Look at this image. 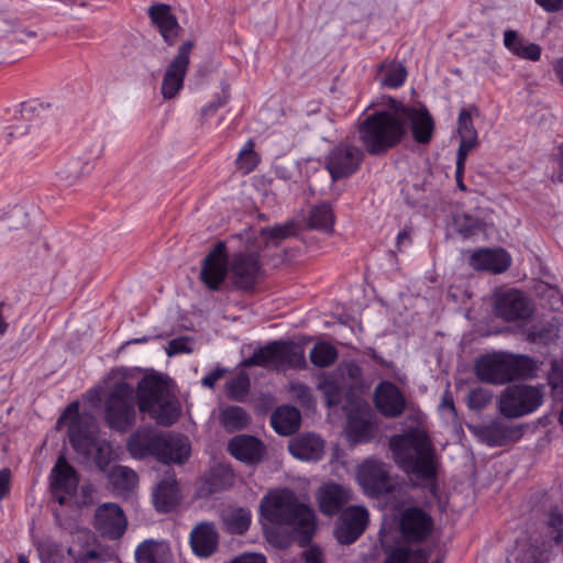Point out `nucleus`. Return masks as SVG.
Here are the masks:
<instances>
[{
    "label": "nucleus",
    "instance_id": "10",
    "mask_svg": "<svg viewBox=\"0 0 563 563\" xmlns=\"http://www.w3.org/2000/svg\"><path fill=\"white\" fill-rule=\"evenodd\" d=\"M356 481L367 496L377 497L393 488V482L386 464L367 459L356 470Z\"/></svg>",
    "mask_w": 563,
    "mask_h": 563
},
{
    "label": "nucleus",
    "instance_id": "4",
    "mask_svg": "<svg viewBox=\"0 0 563 563\" xmlns=\"http://www.w3.org/2000/svg\"><path fill=\"white\" fill-rule=\"evenodd\" d=\"M396 463L408 474L421 479L435 474L432 448L427 433L420 429L394 435L389 441Z\"/></svg>",
    "mask_w": 563,
    "mask_h": 563
},
{
    "label": "nucleus",
    "instance_id": "31",
    "mask_svg": "<svg viewBox=\"0 0 563 563\" xmlns=\"http://www.w3.org/2000/svg\"><path fill=\"white\" fill-rule=\"evenodd\" d=\"M429 554L420 545L399 543L386 552L385 563H428Z\"/></svg>",
    "mask_w": 563,
    "mask_h": 563
},
{
    "label": "nucleus",
    "instance_id": "61",
    "mask_svg": "<svg viewBox=\"0 0 563 563\" xmlns=\"http://www.w3.org/2000/svg\"><path fill=\"white\" fill-rule=\"evenodd\" d=\"M548 12H556L563 9V0H536Z\"/></svg>",
    "mask_w": 563,
    "mask_h": 563
},
{
    "label": "nucleus",
    "instance_id": "52",
    "mask_svg": "<svg viewBox=\"0 0 563 563\" xmlns=\"http://www.w3.org/2000/svg\"><path fill=\"white\" fill-rule=\"evenodd\" d=\"M165 351L168 356L183 353L189 354L194 351V342L189 338H177L168 343V345L165 347Z\"/></svg>",
    "mask_w": 563,
    "mask_h": 563
},
{
    "label": "nucleus",
    "instance_id": "6",
    "mask_svg": "<svg viewBox=\"0 0 563 563\" xmlns=\"http://www.w3.org/2000/svg\"><path fill=\"white\" fill-rule=\"evenodd\" d=\"M78 411V404L71 402L67 406L57 424L62 427L68 423V435L73 448L85 456L96 454L98 465H102L107 462L110 444L97 439L93 417L79 415Z\"/></svg>",
    "mask_w": 563,
    "mask_h": 563
},
{
    "label": "nucleus",
    "instance_id": "16",
    "mask_svg": "<svg viewBox=\"0 0 563 563\" xmlns=\"http://www.w3.org/2000/svg\"><path fill=\"white\" fill-rule=\"evenodd\" d=\"M260 276V265L254 254L236 252L230 256V280L239 289L252 288Z\"/></svg>",
    "mask_w": 563,
    "mask_h": 563
},
{
    "label": "nucleus",
    "instance_id": "11",
    "mask_svg": "<svg viewBox=\"0 0 563 563\" xmlns=\"http://www.w3.org/2000/svg\"><path fill=\"white\" fill-rule=\"evenodd\" d=\"M192 46L190 41L183 43L177 55L166 67L161 86V93L165 100L175 98L181 90Z\"/></svg>",
    "mask_w": 563,
    "mask_h": 563
},
{
    "label": "nucleus",
    "instance_id": "43",
    "mask_svg": "<svg viewBox=\"0 0 563 563\" xmlns=\"http://www.w3.org/2000/svg\"><path fill=\"white\" fill-rule=\"evenodd\" d=\"M318 388L325 396L329 406H334L340 401L341 385L335 375H322Z\"/></svg>",
    "mask_w": 563,
    "mask_h": 563
},
{
    "label": "nucleus",
    "instance_id": "37",
    "mask_svg": "<svg viewBox=\"0 0 563 563\" xmlns=\"http://www.w3.org/2000/svg\"><path fill=\"white\" fill-rule=\"evenodd\" d=\"M252 520V514L246 508H230L222 514L225 529L231 533H244Z\"/></svg>",
    "mask_w": 563,
    "mask_h": 563
},
{
    "label": "nucleus",
    "instance_id": "36",
    "mask_svg": "<svg viewBox=\"0 0 563 563\" xmlns=\"http://www.w3.org/2000/svg\"><path fill=\"white\" fill-rule=\"evenodd\" d=\"M334 220L332 207L327 202L313 206L308 214V225L323 232H331L333 230Z\"/></svg>",
    "mask_w": 563,
    "mask_h": 563
},
{
    "label": "nucleus",
    "instance_id": "62",
    "mask_svg": "<svg viewBox=\"0 0 563 563\" xmlns=\"http://www.w3.org/2000/svg\"><path fill=\"white\" fill-rule=\"evenodd\" d=\"M306 563H322V552L318 548H310L305 552Z\"/></svg>",
    "mask_w": 563,
    "mask_h": 563
},
{
    "label": "nucleus",
    "instance_id": "57",
    "mask_svg": "<svg viewBox=\"0 0 563 563\" xmlns=\"http://www.w3.org/2000/svg\"><path fill=\"white\" fill-rule=\"evenodd\" d=\"M67 552L68 555L65 556L58 551H48L42 554V561L43 563H73L71 550L68 549Z\"/></svg>",
    "mask_w": 563,
    "mask_h": 563
},
{
    "label": "nucleus",
    "instance_id": "40",
    "mask_svg": "<svg viewBox=\"0 0 563 563\" xmlns=\"http://www.w3.org/2000/svg\"><path fill=\"white\" fill-rule=\"evenodd\" d=\"M407 78V70L400 63L386 62L379 69V81L387 88L400 87Z\"/></svg>",
    "mask_w": 563,
    "mask_h": 563
},
{
    "label": "nucleus",
    "instance_id": "48",
    "mask_svg": "<svg viewBox=\"0 0 563 563\" xmlns=\"http://www.w3.org/2000/svg\"><path fill=\"white\" fill-rule=\"evenodd\" d=\"M476 144L477 137H460L455 170V176L457 178H460L463 175L467 155L476 146Z\"/></svg>",
    "mask_w": 563,
    "mask_h": 563
},
{
    "label": "nucleus",
    "instance_id": "20",
    "mask_svg": "<svg viewBox=\"0 0 563 563\" xmlns=\"http://www.w3.org/2000/svg\"><path fill=\"white\" fill-rule=\"evenodd\" d=\"M433 527L431 517L419 508L406 509L400 519V530L408 541L419 542L426 539Z\"/></svg>",
    "mask_w": 563,
    "mask_h": 563
},
{
    "label": "nucleus",
    "instance_id": "64",
    "mask_svg": "<svg viewBox=\"0 0 563 563\" xmlns=\"http://www.w3.org/2000/svg\"><path fill=\"white\" fill-rule=\"evenodd\" d=\"M558 165H559V172L555 176V179L563 183V144L559 147Z\"/></svg>",
    "mask_w": 563,
    "mask_h": 563
},
{
    "label": "nucleus",
    "instance_id": "50",
    "mask_svg": "<svg viewBox=\"0 0 563 563\" xmlns=\"http://www.w3.org/2000/svg\"><path fill=\"white\" fill-rule=\"evenodd\" d=\"M38 128L34 124L26 125L24 123L14 124L5 128L3 135L7 141V143L12 142L13 140L18 139L19 136L24 135L26 132L31 133L33 135V139H36V141L43 139L41 134L37 133Z\"/></svg>",
    "mask_w": 563,
    "mask_h": 563
},
{
    "label": "nucleus",
    "instance_id": "25",
    "mask_svg": "<svg viewBox=\"0 0 563 563\" xmlns=\"http://www.w3.org/2000/svg\"><path fill=\"white\" fill-rule=\"evenodd\" d=\"M180 494L173 473H166L153 492V504L157 511L168 512L179 503Z\"/></svg>",
    "mask_w": 563,
    "mask_h": 563
},
{
    "label": "nucleus",
    "instance_id": "60",
    "mask_svg": "<svg viewBox=\"0 0 563 563\" xmlns=\"http://www.w3.org/2000/svg\"><path fill=\"white\" fill-rule=\"evenodd\" d=\"M224 369L223 368H216L208 375H206L201 383L203 386L213 388L214 384L223 376Z\"/></svg>",
    "mask_w": 563,
    "mask_h": 563
},
{
    "label": "nucleus",
    "instance_id": "38",
    "mask_svg": "<svg viewBox=\"0 0 563 563\" xmlns=\"http://www.w3.org/2000/svg\"><path fill=\"white\" fill-rule=\"evenodd\" d=\"M108 478L113 488L123 494L132 490L137 484V475L130 467L117 465L108 474Z\"/></svg>",
    "mask_w": 563,
    "mask_h": 563
},
{
    "label": "nucleus",
    "instance_id": "49",
    "mask_svg": "<svg viewBox=\"0 0 563 563\" xmlns=\"http://www.w3.org/2000/svg\"><path fill=\"white\" fill-rule=\"evenodd\" d=\"M454 224L457 232L464 238H468L482 231V223L467 214H457L454 218Z\"/></svg>",
    "mask_w": 563,
    "mask_h": 563
},
{
    "label": "nucleus",
    "instance_id": "59",
    "mask_svg": "<svg viewBox=\"0 0 563 563\" xmlns=\"http://www.w3.org/2000/svg\"><path fill=\"white\" fill-rule=\"evenodd\" d=\"M11 472L9 468L0 470V500L10 492Z\"/></svg>",
    "mask_w": 563,
    "mask_h": 563
},
{
    "label": "nucleus",
    "instance_id": "23",
    "mask_svg": "<svg viewBox=\"0 0 563 563\" xmlns=\"http://www.w3.org/2000/svg\"><path fill=\"white\" fill-rule=\"evenodd\" d=\"M219 544V533L211 522H200L190 532L192 552L199 558L212 555Z\"/></svg>",
    "mask_w": 563,
    "mask_h": 563
},
{
    "label": "nucleus",
    "instance_id": "27",
    "mask_svg": "<svg viewBox=\"0 0 563 563\" xmlns=\"http://www.w3.org/2000/svg\"><path fill=\"white\" fill-rule=\"evenodd\" d=\"M228 448L235 459L247 464L257 463L263 455V444L256 438L250 435L233 438Z\"/></svg>",
    "mask_w": 563,
    "mask_h": 563
},
{
    "label": "nucleus",
    "instance_id": "5",
    "mask_svg": "<svg viewBox=\"0 0 563 563\" xmlns=\"http://www.w3.org/2000/svg\"><path fill=\"white\" fill-rule=\"evenodd\" d=\"M133 457L154 455L163 463H183L189 457L190 444L179 435L162 437L151 428H141L128 441Z\"/></svg>",
    "mask_w": 563,
    "mask_h": 563
},
{
    "label": "nucleus",
    "instance_id": "15",
    "mask_svg": "<svg viewBox=\"0 0 563 563\" xmlns=\"http://www.w3.org/2000/svg\"><path fill=\"white\" fill-rule=\"evenodd\" d=\"M79 481L77 473L66 460L58 457L55 466L51 471V489L53 497L63 505L73 498L77 492Z\"/></svg>",
    "mask_w": 563,
    "mask_h": 563
},
{
    "label": "nucleus",
    "instance_id": "19",
    "mask_svg": "<svg viewBox=\"0 0 563 563\" xmlns=\"http://www.w3.org/2000/svg\"><path fill=\"white\" fill-rule=\"evenodd\" d=\"M495 311L506 321H516L529 317L531 307L520 291L507 290L495 295Z\"/></svg>",
    "mask_w": 563,
    "mask_h": 563
},
{
    "label": "nucleus",
    "instance_id": "41",
    "mask_svg": "<svg viewBox=\"0 0 563 563\" xmlns=\"http://www.w3.org/2000/svg\"><path fill=\"white\" fill-rule=\"evenodd\" d=\"M336 357V349L328 342L316 343L309 354L311 363L317 367H328L335 362Z\"/></svg>",
    "mask_w": 563,
    "mask_h": 563
},
{
    "label": "nucleus",
    "instance_id": "56",
    "mask_svg": "<svg viewBox=\"0 0 563 563\" xmlns=\"http://www.w3.org/2000/svg\"><path fill=\"white\" fill-rule=\"evenodd\" d=\"M290 394L291 397L297 399L305 406H310L312 404V396L310 393V388L302 383H294L290 385Z\"/></svg>",
    "mask_w": 563,
    "mask_h": 563
},
{
    "label": "nucleus",
    "instance_id": "47",
    "mask_svg": "<svg viewBox=\"0 0 563 563\" xmlns=\"http://www.w3.org/2000/svg\"><path fill=\"white\" fill-rule=\"evenodd\" d=\"M249 387L247 374L240 373L227 383V394L232 399L242 400L246 396Z\"/></svg>",
    "mask_w": 563,
    "mask_h": 563
},
{
    "label": "nucleus",
    "instance_id": "18",
    "mask_svg": "<svg viewBox=\"0 0 563 563\" xmlns=\"http://www.w3.org/2000/svg\"><path fill=\"white\" fill-rule=\"evenodd\" d=\"M95 525L102 536L118 539L124 533L128 521L121 507L106 503L97 508Z\"/></svg>",
    "mask_w": 563,
    "mask_h": 563
},
{
    "label": "nucleus",
    "instance_id": "24",
    "mask_svg": "<svg viewBox=\"0 0 563 563\" xmlns=\"http://www.w3.org/2000/svg\"><path fill=\"white\" fill-rule=\"evenodd\" d=\"M290 454L300 461H318L324 453L323 440L313 433H306L289 441Z\"/></svg>",
    "mask_w": 563,
    "mask_h": 563
},
{
    "label": "nucleus",
    "instance_id": "35",
    "mask_svg": "<svg viewBox=\"0 0 563 563\" xmlns=\"http://www.w3.org/2000/svg\"><path fill=\"white\" fill-rule=\"evenodd\" d=\"M307 365L303 349L292 342L279 343V355H278V369L291 367V368H305Z\"/></svg>",
    "mask_w": 563,
    "mask_h": 563
},
{
    "label": "nucleus",
    "instance_id": "45",
    "mask_svg": "<svg viewBox=\"0 0 563 563\" xmlns=\"http://www.w3.org/2000/svg\"><path fill=\"white\" fill-rule=\"evenodd\" d=\"M474 113H477L474 106L461 109L457 118V134L460 137H477V132L473 125Z\"/></svg>",
    "mask_w": 563,
    "mask_h": 563
},
{
    "label": "nucleus",
    "instance_id": "51",
    "mask_svg": "<svg viewBox=\"0 0 563 563\" xmlns=\"http://www.w3.org/2000/svg\"><path fill=\"white\" fill-rule=\"evenodd\" d=\"M439 412L442 419L446 421H455L457 417L456 408L454 405L453 396L449 388H446L441 397L439 405Z\"/></svg>",
    "mask_w": 563,
    "mask_h": 563
},
{
    "label": "nucleus",
    "instance_id": "21",
    "mask_svg": "<svg viewBox=\"0 0 563 563\" xmlns=\"http://www.w3.org/2000/svg\"><path fill=\"white\" fill-rule=\"evenodd\" d=\"M375 406L385 417L395 418L404 412L406 400L395 384L382 382L375 389Z\"/></svg>",
    "mask_w": 563,
    "mask_h": 563
},
{
    "label": "nucleus",
    "instance_id": "58",
    "mask_svg": "<svg viewBox=\"0 0 563 563\" xmlns=\"http://www.w3.org/2000/svg\"><path fill=\"white\" fill-rule=\"evenodd\" d=\"M550 526L555 530V543L563 541V517L560 514H552L550 517Z\"/></svg>",
    "mask_w": 563,
    "mask_h": 563
},
{
    "label": "nucleus",
    "instance_id": "53",
    "mask_svg": "<svg viewBox=\"0 0 563 563\" xmlns=\"http://www.w3.org/2000/svg\"><path fill=\"white\" fill-rule=\"evenodd\" d=\"M551 550L550 547L542 544L541 547H532L526 554L527 563H547L550 561Z\"/></svg>",
    "mask_w": 563,
    "mask_h": 563
},
{
    "label": "nucleus",
    "instance_id": "55",
    "mask_svg": "<svg viewBox=\"0 0 563 563\" xmlns=\"http://www.w3.org/2000/svg\"><path fill=\"white\" fill-rule=\"evenodd\" d=\"M554 335H556V331L553 327L539 329L537 325H533L527 332V339L531 342H547Z\"/></svg>",
    "mask_w": 563,
    "mask_h": 563
},
{
    "label": "nucleus",
    "instance_id": "14",
    "mask_svg": "<svg viewBox=\"0 0 563 563\" xmlns=\"http://www.w3.org/2000/svg\"><path fill=\"white\" fill-rule=\"evenodd\" d=\"M369 521L368 510L363 506L345 508L335 528V538L342 544L355 542L365 531Z\"/></svg>",
    "mask_w": 563,
    "mask_h": 563
},
{
    "label": "nucleus",
    "instance_id": "22",
    "mask_svg": "<svg viewBox=\"0 0 563 563\" xmlns=\"http://www.w3.org/2000/svg\"><path fill=\"white\" fill-rule=\"evenodd\" d=\"M470 265L477 271L500 274L510 267L511 256L504 249H481L471 255Z\"/></svg>",
    "mask_w": 563,
    "mask_h": 563
},
{
    "label": "nucleus",
    "instance_id": "33",
    "mask_svg": "<svg viewBox=\"0 0 563 563\" xmlns=\"http://www.w3.org/2000/svg\"><path fill=\"white\" fill-rule=\"evenodd\" d=\"M280 341H274L265 346H261L254 351L253 355L241 362L243 367L263 366L267 368L278 369Z\"/></svg>",
    "mask_w": 563,
    "mask_h": 563
},
{
    "label": "nucleus",
    "instance_id": "29",
    "mask_svg": "<svg viewBox=\"0 0 563 563\" xmlns=\"http://www.w3.org/2000/svg\"><path fill=\"white\" fill-rule=\"evenodd\" d=\"M150 15L157 25L162 36L168 44H173L179 34V25L170 9L164 4H157L151 8Z\"/></svg>",
    "mask_w": 563,
    "mask_h": 563
},
{
    "label": "nucleus",
    "instance_id": "7",
    "mask_svg": "<svg viewBox=\"0 0 563 563\" xmlns=\"http://www.w3.org/2000/svg\"><path fill=\"white\" fill-rule=\"evenodd\" d=\"M137 404L141 412L147 413L150 418L163 426L173 424L180 413L178 400L155 375L145 376L140 380Z\"/></svg>",
    "mask_w": 563,
    "mask_h": 563
},
{
    "label": "nucleus",
    "instance_id": "17",
    "mask_svg": "<svg viewBox=\"0 0 563 563\" xmlns=\"http://www.w3.org/2000/svg\"><path fill=\"white\" fill-rule=\"evenodd\" d=\"M372 411L366 402L357 401L354 412L349 415L346 438L352 443L367 442L375 434Z\"/></svg>",
    "mask_w": 563,
    "mask_h": 563
},
{
    "label": "nucleus",
    "instance_id": "30",
    "mask_svg": "<svg viewBox=\"0 0 563 563\" xmlns=\"http://www.w3.org/2000/svg\"><path fill=\"white\" fill-rule=\"evenodd\" d=\"M271 422L278 434L290 435L299 429L301 416L292 406H280L272 415Z\"/></svg>",
    "mask_w": 563,
    "mask_h": 563
},
{
    "label": "nucleus",
    "instance_id": "12",
    "mask_svg": "<svg viewBox=\"0 0 563 563\" xmlns=\"http://www.w3.org/2000/svg\"><path fill=\"white\" fill-rule=\"evenodd\" d=\"M230 278V256L224 242H218L205 257L200 279L210 290H218Z\"/></svg>",
    "mask_w": 563,
    "mask_h": 563
},
{
    "label": "nucleus",
    "instance_id": "39",
    "mask_svg": "<svg viewBox=\"0 0 563 563\" xmlns=\"http://www.w3.org/2000/svg\"><path fill=\"white\" fill-rule=\"evenodd\" d=\"M167 547L163 542L152 539L145 540L135 549V559L137 563H162L166 554Z\"/></svg>",
    "mask_w": 563,
    "mask_h": 563
},
{
    "label": "nucleus",
    "instance_id": "8",
    "mask_svg": "<svg viewBox=\"0 0 563 563\" xmlns=\"http://www.w3.org/2000/svg\"><path fill=\"white\" fill-rule=\"evenodd\" d=\"M134 390L125 382L118 383L106 400L104 418L110 428L126 431L134 422Z\"/></svg>",
    "mask_w": 563,
    "mask_h": 563
},
{
    "label": "nucleus",
    "instance_id": "54",
    "mask_svg": "<svg viewBox=\"0 0 563 563\" xmlns=\"http://www.w3.org/2000/svg\"><path fill=\"white\" fill-rule=\"evenodd\" d=\"M295 231L292 223L279 224L263 231V234L271 240L279 241L290 236Z\"/></svg>",
    "mask_w": 563,
    "mask_h": 563
},
{
    "label": "nucleus",
    "instance_id": "34",
    "mask_svg": "<svg viewBox=\"0 0 563 563\" xmlns=\"http://www.w3.org/2000/svg\"><path fill=\"white\" fill-rule=\"evenodd\" d=\"M91 169L92 164L89 161L71 158L58 168L56 175L63 185L71 186Z\"/></svg>",
    "mask_w": 563,
    "mask_h": 563
},
{
    "label": "nucleus",
    "instance_id": "28",
    "mask_svg": "<svg viewBox=\"0 0 563 563\" xmlns=\"http://www.w3.org/2000/svg\"><path fill=\"white\" fill-rule=\"evenodd\" d=\"M520 437V428L508 426L501 421H494L482 430V438L489 446L505 445L519 440Z\"/></svg>",
    "mask_w": 563,
    "mask_h": 563
},
{
    "label": "nucleus",
    "instance_id": "13",
    "mask_svg": "<svg viewBox=\"0 0 563 563\" xmlns=\"http://www.w3.org/2000/svg\"><path fill=\"white\" fill-rule=\"evenodd\" d=\"M363 152L352 145L339 144L325 157V167L333 180H339L354 174L362 162Z\"/></svg>",
    "mask_w": 563,
    "mask_h": 563
},
{
    "label": "nucleus",
    "instance_id": "32",
    "mask_svg": "<svg viewBox=\"0 0 563 563\" xmlns=\"http://www.w3.org/2000/svg\"><path fill=\"white\" fill-rule=\"evenodd\" d=\"M506 48L520 58L537 62L541 57V47L538 44L526 42L514 30L504 33Z\"/></svg>",
    "mask_w": 563,
    "mask_h": 563
},
{
    "label": "nucleus",
    "instance_id": "63",
    "mask_svg": "<svg viewBox=\"0 0 563 563\" xmlns=\"http://www.w3.org/2000/svg\"><path fill=\"white\" fill-rule=\"evenodd\" d=\"M225 102H227V99H219L217 101L209 103L208 106H206L202 109V114L208 115V114L214 113L220 107L225 104Z\"/></svg>",
    "mask_w": 563,
    "mask_h": 563
},
{
    "label": "nucleus",
    "instance_id": "46",
    "mask_svg": "<svg viewBox=\"0 0 563 563\" xmlns=\"http://www.w3.org/2000/svg\"><path fill=\"white\" fill-rule=\"evenodd\" d=\"M258 161V156L254 152V143L252 140H249L240 151L239 157L236 159L238 167L244 174H249L255 169Z\"/></svg>",
    "mask_w": 563,
    "mask_h": 563
},
{
    "label": "nucleus",
    "instance_id": "26",
    "mask_svg": "<svg viewBox=\"0 0 563 563\" xmlns=\"http://www.w3.org/2000/svg\"><path fill=\"white\" fill-rule=\"evenodd\" d=\"M351 498V489L338 484L324 485L317 495L320 510L328 516L336 514Z\"/></svg>",
    "mask_w": 563,
    "mask_h": 563
},
{
    "label": "nucleus",
    "instance_id": "2",
    "mask_svg": "<svg viewBox=\"0 0 563 563\" xmlns=\"http://www.w3.org/2000/svg\"><path fill=\"white\" fill-rule=\"evenodd\" d=\"M262 517L276 525H285L305 534L309 540L316 529L314 511L299 504L295 494L288 489L269 492L260 505Z\"/></svg>",
    "mask_w": 563,
    "mask_h": 563
},
{
    "label": "nucleus",
    "instance_id": "9",
    "mask_svg": "<svg viewBox=\"0 0 563 563\" xmlns=\"http://www.w3.org/2000/svg\"><path fill=\"white\" fill-rule=\"evenodd\" d=\"M542 402L543 393L540 387L512 385L501 391L498 409L507 418H519L534 412Z\"/></svg>",
    "mask_w": 563,
    "mask_h": 563
},
{
    "label": "nucleus",
    "instance_id": "42",
    "mask_svg": "<svg viewBox=\"0 0 563 563\" xmlns=\"http://www.w3.org/2000/svg\"><path fill=\"white\" fill-rule=\"evenodd\" d=\"M249 422L246 412L236 406L225 408L221 412V423L229 431H236L244 428Z\"/></svg>",
    "mask_w": 563,
    "mask_h": 563
},
{
    "label": "nucleus",
    "instance_id": "44",
    "mask_svg": "<svg viewBox=\"0 0 563 563\" xmlns=\"http://www.w3.org/2000/svg\"><path fill=\"white\" fill-rule=\"evenodd\" d=\"M493 399V391L488 387L477 386L470 389L466 404L472 410H482L488 406Z\"/></svg>",
    "mask_w": 563,
    "mask_h": 563
},
{
    "label": "nucleus",
    "instance_id": "3",
    "mask_svg": "<svg viewBox=\"0 0 563 563\" xmlns=\"http://www.w3.org/2000/svg\"><path fill=\"white\" fill-rule=\"evenodd\" d=\"M474 371L479 380L501 386L517 379L532 378L538 365L527 355L494 351L477 357Z\"/></svg>",
    "mask_w": 563,
    "mask_h": 563
},
{
    "label": "nucleus",
    "instance_id": "1",
    "mask_svg": "<svg viewBox=\"0 0 563 563\" xmlns=\"http://www.w3.org/2000/svg\"><path fill=\"white\" fill-rule=\"evenodd\" d=\"M384 111L369 114L358 126V139L372 155L385 153L397 145L410 129L417 143L426 144L432 139L434 121L424 106H407L390 100Z\"/></svg>",
    "mask_w": 563,
    "mask_h": 563
}]
</instances>
